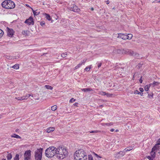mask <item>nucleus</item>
<instances>
[{
  "label": "nucleus",
  "mask_w": 160,
  "mask_h": 160,
  "mask_svg": "<svg viewBox=\"0 0 160 160\" xmlns=\"http://www.w3.org/2000/svg\"><path fill=\"white\" fill-rule=\"evenodd\" d=\"M42 148L37 149L35 152V160H42Z\"/></svg>",
  "instance_id": "nucleus-4"
},
{
  "label": "nucleus",
  "mask_w": 160,
  "mask_h": 160,
  "mask_svg": "<svg viewBox=\"0 0 160 160\" xmlns=\"http://www.w3.org/2000/svg\"><path fill=\"white\" fill-rule=\"evenodd\" d=\"M11 137L12 138H21V137H20V136L16 134H13L11 136Z\"/></svg>",
  "instance_id": "nucleus-18"
},
{
  "label": "nucleus",
  "mask_w": 160,
  "mask_h": 160,
  "mask_svg": "<svg viewBox=\"0 0 160 160\" xmlns=\"http://www.w3.org/2000/svg\"><path fill=\"white\" fill-rule=\"evenodd\" d=\"M45 15L46 16V19L49 21H50L51 20V17L50 15L48 14L45 13Z\"/></svg>",
  "instance_id": "nucleus-22"
},
{
  "label": "nucleus",
  "mask_w": 160,
  "mask_h": 160,
  "mask_svg": "<svg viewBox=\"0 0 160 160\" xmlns=\"http://www.w3.org/2000/svg\"><path fill=\"white\" fill-rule=\"evenodd\" d=\"M57 106L56 105L53 106H52L51 108V109L53 111H55L57 109Z\"/></svg>",
  "instance_id": "nucleus-26"
},
{
  "label": "nucleus",
  "mask_w": 160,
  "mask_h": 160,
  "mask_svg": "<svg viewBox=\"0 0 160 160\" xmlns=\"http://www.w3.org/2000/svg\"><path fill=\"white\" fill-rule=\"evenodd\" d=\"M91 10L92 11H93L94 10V9L93 8H91Z\"/></svg>",
  "instance_id": "nucleus-60"
},
{
  "label": "nucleus",
  "mask_w": 160,
  "mask_h": 160,
  "mask_svg": "<svg viewBox=\"0 0 160 160\" xmlns=\"http://www.w3.org/2000/svg\"><path fill=\"white\" fill-rule=\"evenodd\" d=\"M130 55L134 56L136 57H138L139 56V54L131 50V52H129Z\"/></svg>",
  "instance_id": "nucleus-15"
},
{
  "label": "nucleus",
  "mask_w": 160,
  "mask_h": 160,
  "mask_svg": "<svg viewBox=\"0 0 160 160\" xmlns=\"http://www.w3.org/2000/svg\"><path fill=\"white\" fill-rule=\"evenodd\" d=\"M7 9L13 8L15 7L14 3L11 0H8Z\"/></svg>",
  "instance_id": "nucleus-6"
},
{
  "label": "nucleus",
  "mask_w": 160,
  "mask_h": 160,
  "mask_svg": "<svg viewBox=\"0 0 160 160\" xmlns=\"http://www.w3.org/2000/svg\"><path fill=\"white\" fill-rule=\"evenodd\" d=\"M30 8L32 9L33 12L34 11H35V10H33V9L32 7H30Z\"/></svg>",
  "instance_id": "nucleus-59"
},
{
  "label": "nucleus",
  "mask_w": 160,
  "mask_h": 160,
  "mask_svg": "<svg viewBox=\"0 0 160 160\" xmlns=\"http://www.w3.org/2000/svg\"><path fill=\"white\" fill-rule=\"evenodd\" d=\"M105 124L107 126H111L113 124V123L112 122L106 123H105Z\"/></svg>",
  "instance_id": "nucleus-40"
},
{
  "label": "nucleus",
  "mask_w": 160,
  "mask_h": 160,
  "mask_svg": "<svg viewBox=\"0 0 160 160\" xmlns=\"http://www.w3.org/2000/svg\"><path fill=\"white\" fill-rule=\"evenodd\" d=\"M19 130V129H16V132H18Z\"/></svg>",
  "instance_id": "nucleus-61"
},
{
  "label": "nucleus",
  "mask_w": 160,
  "mask_h": 160,
  "mask_svg": "<svg viewBox=\"0 0 160 160\" xmlns=\"http://www.w3.org/2000/svg\"><path fill=\"white\" fill-rule=\"evenodd\" d=\"M25 23H27L29 25H30L31 24L33 25L34 22L33 21V18L31 17H30L29 18L25 20Z\"/></svg>",
  "instance_id": "nucleus-9"
},
{
  "label": "nucleus",
  "mask_w": 160,
  "mask_h": 160,
  "mask_svg": "<svg viewBox=\"0 0 160 160\" xmlns=\"http://www.w3.org/2000/svg\"><path fill=\"white\" fill-rule=\"evenodd\" d=\"M74 156L75 160H87V154L82 149L76 151Z\"/></svg>",
  "instance_id": "nucleus-1"
},
{
  "label": "nucleus",
  "mask_w": 160,
  "mask_h": 160,
  "mask_svg": "<svg viewBox=\"0 0 160 160\" xmlns=\"http://www.w3.org/2000/svg\"><path fill=\"white\" fill-rule=\"evenodd\" d=\"M54 128L52 127H50L47 129V132L48 133H49L51 132L54 131Z\"/></svg>",
  "instance_id": "nucleus-17"
},
{
  "label": "nucleus",
  "mask_w": 160,
  "mask_h": 160,
  "mask_svg": "<svg viewBox=\"0 0 160 160\" xmlns=\"http://www.w3.org/2000/svg\"><path fill=\"white\" fill-rule=\"evenodd\" d=\"M45 24V22L44 21H41L40 22V24L42 26H43Z\"/></svg>",
  "instance_id": "nucleus-37"
},
{
  "label": "nucleus",
  "mask_w": 160,
  "mask_h": 160,
  "mask_svg": "<svg viewBox=\"0 0 160 160\" xmlns=\"http://www.w3.org/2000/svg\"><path fill=\"white\" fill-rule=\"evenodd\" d=\"M26 6H27L28 7V8H30V7H31L30 6L28 5V4H26Z\"/></svg>",
  "instance_id": "nucleus-56"
},
{
  "label": "nucleus",
  "mask_w": 160,
  "mask_h": 160,
  "mask_svg": "<svg viewBox=\"0 0 160 160\" xmlns=\"http://www.w3.org/2000/svg\"><path fill=\"white\" fill-rule=\"evenodd\" d=\"M24 160H31V159H24Z\"/></svg>",
  "instance_id": "nucleus-62"
},
{
  "label": "nucleus",
  "mask_w": 160,
  "mask_h": 160,
  "mask_svg": "<svg viewBox=\"0 0 160 160\" xmlns=\"http://www.w3.org/2000/svg\"><path fill=\"white\" fill-rule=\"evenodd\" d=\"M152 86V84H150L148 85H147L145 86L144 89L145 91H148L150 86Z\"/></svg>",
  "instance_id": "nucleus-21"
},
{
  "label": "nucleus",
  "mask_w": 160,
  "mask_h": 160,
  "mask_svg": "<svg viewBox=\"0 0 160 160\" xmlns=\"http://www.w3.org/2000/svg\"><path fill=\"white\" fill-rule=\"evenodd\" d=\"M106 3L107 4H109V1L108 0L106 1Z\"/></svg>",
  "instance_id": "nucleus-54"
},
{
  "label": "nucleus",
  "mask_w": 160,
  "mask_h": 160,
  "mask_svg": "<svg viewBox=\"0 0 160 160\" xmlns=\"http://www.w3.org/2000/svg\"><path fill=\"white\" fill-rule=\"evenodd\" d=\"M8 0L4 1L2 3V6L3 8L7 9V5H8Z\"/></svg>",
  "instance_id": "nucleus-12"
},
{
  "label": "nucleus",
  "mask_w": 160,
  "mask_h": 160,
  "mask_svg": "<svg viewBox=\"0 0 160 160\" xmlns=\"http://www.w3.org/2000/svg\"><path fill=\"white\" fill-rule=\"evenodd\" d=\"M114 129H111L110 130V131L112 132L114 131Z\"/></svg>",
  "instance_id": "nucleus-57"
},
{
  "label": "nucleus",
  "mask_w": 160,
  "mask_h": 160,
  "mask_svg": "<svg viewBox=\"0 0 160 160\" xmlns=\"http://www.w3.org/2000/svg\"><path fill=\"white\" fill-rule=\"evenodd\" d=\"M112 95V94H110L108 93H106V96L108 97H111Z\"/></svg>",
  "instance_id": "nucleus-46"
},
{
  "label": "nucleus",
  "mask_w": 160,
  "mask_h": 160,
  "mask_svg": "<svg viewBox=\"0 0 160 160\" xmlns=\"http://www.w3.org/2000/svg\"><path fill=\"white\" fill-rule=\"evenodd\" d=\"M159 84V83L158 82L154 81L152 83H150V84H152V87H154L155 86H158Z\"/></svg>",
  "instance_id": "nucleus-20"
},
{
  "label": "nucleus",
  "mask_w": 160,
  "mask_h": 160,
  "mask_svg": "<svg viewBox=\"0 0 160 160\" xmlns=\"http://www.w3.org/2000/svg\"><path fill=\"white\" fill-rule=\"evenodd\" d=\"M22 33L24 35H27V31H23L22 32Z\"/></svg>",
  "instance_id": "nucleus-38"
},
{
  "label": "nucleus",
  "mask_w": 160,
  "mask_h": 160,
  "mask_svg": "<svg viewBox=\"0 0 160 160\" xmlns=\"http://www.w3.org/2000/svg\"><path fill=\"white\" fill-rule=\"evenodd\" d=\"M139 94H140V95L141 96H143V94L142 92L140 93Z\"/></svg>",
  "instance_id": "nucleus-55"
},
{
  "label": "nucleus",
  "mask_w": 160,
  "mask_h": 160,
  "mask_svg": "<svg viewBox=\"0 0 160 160\" xmlns=\"http://www.w3.org/2000/svg\"><path fill=\"white\" fill-rule=\"evenodd\" d=\"M82 65V64L79 63L78 64L77 66H76L75 67V69H77L78 68H79L80 66Z\"/></svg>",
  "instance_id": "nucleus-39"
},
{
  "label": "nucleus",
  "mask_w": 160,
  "mask_h": 160,
  "mask_svg": "<svg viewBox=\"0 0 160 160\" xmlns=\"http://www.w3.org/2000/svg\"><path fill=\"white\" fill-rule=\"evenodd\" d=\"M68 8L70 11L75 12H79L80 11V9L77 6L74 5H73L71 7H69Z\"/></svg>",
  "instance_id": "nucleus-7"
},
{
  "label": "nucleus",
  "mask_w": 160,
  "mask_h": 160,
  "mask_svg": "<svg viewBox=\"0 0 160 160\" xmlns=\"http://www.w3.org/2000/svg\"><path fill=\"white\" fill-rule=\"evenodd\" d=\"M88 157V160H93V158L91 155H89Z\"/></svg>",
  "instance_id": "nucleus-36"
},
{
  "label": "nucleus",
  "mask_w": 160,
  "mask_h": 160,
  "mask_svg": "<svg viewBox=\"0 0 160 160\" xmlns=\"http://www.w3.org/2000/svg\"><path fill=\"white\" fill-rule=\"evenodd\" d=\"M81 90L82 91H83L84 92H88V91H92V89L90 88H84L82 89Z\"/></svg>",
  "instance_id": "nucleus-16"
},
{
  "label": "nucleus",
  "mask_w": 160,
  "mask_h": 160,
  "mask_svg": "<svg viewBox=\"0 0 160 160\" xmlns=\"http://www.w3.org/2000/svg\"><path fill=\"white\" fill-rule=\"evenodd\" d=\"M98 132V131H90L89 132L90 133H97Z\"/></svg>",
  "instance_id": "nucleus-47"
},
{
  "label": "nucleus",
  "mask_w": 160,
  "mask_h": 160,
  "mask_svg": "<svg viewBox=\"0 0 160 160\" xmlns=\"http://www.w3.org/2000/svg\"><path fill=\"white\" fill-rule=\"evenodd\" d=\"M76 100V99H73V98H71L70 100V102H75Z\"/></svg>",
  "instance_id": "nucleus-43"
},
{
  "label": "nucleus",
  "mask_w": 160,
  "mask_h": 160,
  "mask_svg": "<svg viewBox=\"0 0 160 160\" xmlns=\"http://www.w3.org/2000/svg\"><path fill=\"white\" fill-rule=\"evenodd\" d=\"M139 90L141 92H142L143 91H144L143 88H139Z\"/></svg>",
  "instance_id": "nucleus-48"
},
{
  "label": "nucleus",
  "mask_w": 160,
  "mask_h": 160,
  "mask_svg": "<svg viewBox=\"0 0 160 160\" xmlns=\"http://www.w3.org/2000/svg\"><path fill=\"white\" fill-rule=\"evenodd\" d=\"M116 35H117V38H121L123 40H126V35H125L124 34L122 33H118V34H116Z\"/></svg>",
  "instance_id": "nucleus-11"
},
{
  "label": "nucleus",
  "mask_w": 160,
  "mask_h": 160,
  "mask_svg": "<svg viewBox=\"0 0 160 160\" xmlns=\"http://www.w3.org/2000/svg\"><path fill=\"white\" fill-rule=\"evenodd\" d=\"M153 94L152 93L151 94H148V97L150 98H153Z\"/></svg>",
  "instance_id": "nucleus-35"
},
{
  "label": "nucleus",
  "mask_w": 160,
  "mask_h": 160,
  "mask_svg": "<svg viewBox=\"0 0 160 160\" xmlns=\"http://www.w3.org/2000/svg\"><path fill=\"white\" fill-rule=\"evenodd\" d=\"M15 99H17L18 100H24V98L23 97H16Z\"/></svg>",
  "instance_id": "nucleus-25"
},
{
  "label": "nucleus",
  "mask_w": 160,
  "mask_h": 160,
  "mask_svg": "<svg viewBox=\"0 0 160 160\" xmlns=\"http://www.w3.org/2000/svg\"><path fill=\"white\" fill-rule=\"evenodd\" d=\"M105 123H102L101 124L103 125V126H105V125H106L105 124Z\"/></svg>",
  "instance_id": "nucleus-58"
},
{
  "label": "nucleus",
  "mask_w": 160,
  "mask_h": 160,
  "mask_svg": "<svg viewBox=\"0 0 160 160\" xmlns=\"http://www.w3.org/2000/svg\"><path fill=\"white\" fill-rule=\"evenodd\" d=\"M67 55V54L66 52L63 53L61 54V57L63 58H65L66 57Z\"/></svg>",
  "instance_id": "nucleus-33"
},
{
  "label": "nucleus",
  "mask_w": 160,
  "mask_h": 160,
  "mask_svg": "<svg viewBox=\"0 0 160 160\" xmlns=\"http://www.w3.org/2000/svg\"><path fill=\"white\" fill-rule=\"evenodd\" d=\"M12 158V155L10 154H8L7 156V158L8 160H10Z\"/></svg>",
  "instance_id": "nucleus-28"
},
{
  "label": "nucleus",
  "mask_w": 160,
  "mask_h": 160,
  "mask_svg": "<svg viewBox=\"0 0 160 160\" xmlns=\"http://www.w3.org/2000/svg\"><path fill=\"white\" fill-rule=\"evenodd\" d=\"M136 76V74H135L133 76V78H134Z\"/></svg>",
  "instance_id": "nucleus-63"
},
{
  "label": "nucleus",
  "mask_w": 160,
  "mask_h": 160,
  "mask_svg": "<svg viewBox=\"0 0 160 160\" xmlns=\"http://www.w3.org/2000/svg\"><path fill=\"white\" fill-rule=\"evenodd\" d=\"M117 52L118 53H122V49H118L117 50Z\"/></svg>",
  "instance_id": "nucleus-44"
},
{
  "label": "nucleus",
  "mask_w": 160,
  "mask_h": 160,
  "mask_svg": "<svg viewBox=\"0 0 160 160\" xmlns=\"http://www.w3.org/2000/svg\"><path fill=\"white\" fill-rule=\"evenodd\" d=\"M142 76L141 78L139 80V82L140 83H142V80L141 78H142Z\"/></svg>",
  "instance_id": "nucleus-51"
},
{
  "label": "nucleus",
  "mask_w": 160,
  "mask_h": 160,
  "mask_svg": "<svg viewBox=\"0 0 160 160\" xmlns=\"http://www.w3.org/2000/svg\"><path fill=\"white\" fill-rule=\"evenodd\" d=\"M91 66H90L87 67L85 68V70L86 71L88 72L90 71V69L91 68Z\"/></svg>",
  "instance_id": "nucleus-29"
},
{
  "label": "nucleus",
  "mask_w": 160,
  "mask_h": 160,
  "mask_svg": "<svg viewBox=\"0 0 160 160\" xmlns=\"http://www.w3.org/2000/svg\"><path fill=\"white\" fill-rule=\"evenodd\" d=\"M157 143L158 144L160 145V138L157 141Z\"/></svg>",
  "instance_id": "nucleus-50"
},
{
  "label": "nucleus",
  "mask_w": 160,
  "mask_h": 160,
  "mask_svg": "<svg viewBox=\"0 0 160 160\" xmlns=\"http://www.w3.org/2000/svg\"><path fill=\"white\" fill-rule=\"evenodd\" d=\"M102 63L101 62L98 63V68H99L101 66Z\"/></svg>",
  "instance_id": "nucleus-45"
},
{
  "label": "nucleus",
  "mask_w": 160,
  "mask_h": 160,
  "mask_svg": "<svg viewBox=\"0 0 160 160\" xmlns=\"http://www.w3.org/2000/svg\"><path fill=\"white\" fill-rule=\"evenodd\" d=\"M131 52V50L128 49H122V54H127L130 55V52Z\"/></svg>",
  "instance_id": "nucleus-10"
},
{
  "label": "nucleus",
  "mask_w": 160,
  "mask_h": 160,
  "mask_svg": "<svg viewBox=\"0 0 160 160\" xmlns=\"http://www.w3.org/2000/svg\"><path fill=\"white\" fill-rule=\"evenodd\" d=\"M159 144H158V143L152 148L151 152H153L155 150H158L159 149V146H158Z\"/></svg>",
  "instance_id": "nucleus-14"
},
{
  "label": "nucleus",
  "mask_w": 160,
  "mask_h": 160,
  "mask_svg": "<svg viewBox=\"0 0 160 160\" xmlns=\"http://www.w3.org/2000/svg\"><path fill=\"white\" fill-rule=\"evenodd\" d=\"M100 94L102 95H106V93L105 92H100L99 93Z\"/></svg>",
  "instance_id": "nucleus-34"
},
{
  "label": "nucleus",
  "mask_w": 160,
  "mask_h": 160,
  "mask_svg": "<svg viewBox=\"0 0 160 160\" xmlns=\"http://www.w3.org/2000/svg\"><path fill=\"white\" fill-rule=\"evenodd\" d=\"M93 153L94 155H95L97 157H99L100 158H101V157H99L98 155V154H97L96 153H95L94 152H93Z\"/></svg>",
  "instance_id": "nucleus-52"
},
{
  "label": "nucleus",
  "mask_w": 160,
  "mask_h": 160,
  "mask_svg": "<svg viewBox=\"0 0 160 160\" xmlns=\"http://www.w3.org/2000/svg\"><path fill=\"white\" fill-rule=\"evenodd\" d=\"M87 59H85L84 60H83L81 63H80L81 64H82V65L83 64H84L86 62V60H87Z\"/></svg>",
  "instance_id": "nucleus-41"
},
{
  "label": "nucleus",
  "mask_w": 160,
  "mask_h": 160,
  "mask_svg": "<svg viewBox=\"0 0 160 160\" xmlns=\"http://www.w3.org/2000/svg\"><path fill=\"white\" fill-rule=\"evenodd\" d=\"M7 29L8 35L9 37H12L14 33L13 30L8 27L7 28Z\"/></svg>",
  "instance_id": "nucleus-8"
},
{
  "label": "nucleus",
  "mask_w": 160,
  "mask_h": 160,
  "mask_svg": "<svg viewBox=\"0 0 160 160\" xmlns=\"http://www.w3.org/2000/svg\"><path fill=\"white\" fill-rule=\"evenodd\" d=\"M68 151L64 147H59L57 148L56 156L59 159H63L67 156Z\"/></svg>",
  "instance_id": "nucleus-2"
},
{
  "label": "nucleus",
  "mask_w": 160,
  "mask_h": 160,
  "mask_svg": "<svg viewBox=\"0 0 160 160\" xmlns=\"http://www.w3.org/2000/svg\"><path fill=\"white\" fill-rule=\"evenodd\" d=\"M30 96H32V97H33V96H32L31 94H29V97Z\"/></svg>",
  "instance_id": "nucleus-64"
},
{
  "label": "nucleus",
  "mask_w": 160,
  "mask_h": 160,
  "mask_svg": "<svg viewBox=\"0 0 160 160\" xmlns=\"http://www.w3.org/2000/svg\"><path fill=\"white\" fill-rule=\"evenodd\" d=\"M133 148L132 147H128V148H126L125 149V150L126 151H129L131 150H132V149Z\"/></svg>",
  "instance_id": "nucleus-31"
},
{
  "label": "nucleus",
  "mask_w": 160,
  "mask_h": 160,
  "mask_svg": "<svg viewBox=\"0 0 160 160\" xmlns=\"http://www.w3.org/2000/svg\"><path fill=\"white\" fill-rule=\"evenodd\" d=\"M23 97L24 98V100L26 99H28V98L29 97V96H28L27 95H26L25 96H23Z\"/></svg>",
  "instance_id": "nucleus-49"
},
{
  "label": "nucleus",
  "mask_w": 160,
  "mask_h": 160,
  "mask_svg": "<svg viewBox=\"0 0 160 160\" xmlns=\"http://www.w3.org/2000/svg\"><path fill=\"white\" fill-rule=\"evenodd\" d=\"M114 70L115 71V72H116L117 73V74H118L123 71V68H122L117 67Z\"/></svg>",
  "instance_id": "nucleus-13"
},
{
  "label": "nucleus",
  "mask_w": 160,
  "mask_h": 160,
  "mask_svg": "<svg viewBox=\"0 0 160 160\" xmlns=\"http://www.w3.org/2000/svg\"><path fill=\"white\" fill-rule=\"evenodd\" d=\"M44 87L48 89L49 90H52L53 89V87L52 86H49V85H45L44 86Z\"/></svg>",
  "instance_id": "nucleus-23"
},
{
  "label": "nucleus",
  "mask_w": 160,
  "mask_h": 160,
  "mask_svg": "<svg viewBox=\"0 0 160 160\" xmlns=\"http://www.w3.org/2000/svg\"><path fill=\"white\" fill-rule=\"evenodd\" d=\"M33 13L35 16H37L39 14L40 12L38 11V10H36V11L33 12Z\"/></svg>",
  "instance_id": "nucleus-24"
},
{
  "label": "nucleus",
  "mask_w": 160,
  "mask_h": 160,
  "mask_svg": "<svg viewBox=\"0 0 160 160\" xmlns=\"http://www.w3.org/2000/svg\"><path fill=\"white\" fill-rule=\"evenodd\" d=\"M78 104V103L77 102H75L74 103V105L75 106H77V105Z\"/></svg>",
  "instance_id": "nucleus-53"
},
{
  "label": "nucleus",
  "mask_w": 160,
  "mask_h": 160,
  "mask_svg": "<svg viewBox=\"0 0 160 160\" xmlns=\"http://www.w3.org/2000/svg\"><path fill=\"white\" fill-rule=\"evenodd\" d=\"M19 155L18 154H16L14 158V160H19Z\"/></svg>",
  "instance_id": "nucleus-30"
},
{
  "label": "nucleus",
  "mask_w": 160,
  "mask_h": 160,
  "mask_svg": "<svg viewBox=\"0 0 160 160\" xmlns=\"http://www.w3.org/2000/svg\"><path fill=\"white\" fill-rule=\"evenodd\" d=\"M132 37V34H128V35H126V39H131Z\"/></svg>",
  "instance_id": "nucleus-19"
},
{
  "label": "nucleus",
  "mask_w": 160,
  "mask_h": 160,
  "mask_svg": "<svg viewBox=\"0 0 160 160\" xmlns=\"http://www.w3.org/2000/svg\"><path fill=\"white\" fill-rule=\"evenodd\" d=\"M12 68L14 69H17L19 68V65L18 64H16L13 65L12 67Z\"/></svg>",
  "instance_id": "nucleus-27"
},
{
  "label": "nucleus",
  "mask_w": 160,
  "mask_h": 160,
  "mask_svg": "<svg viewBox=\"0 0 160 160\" xmlns=\"http://www.w3.org/2000/svg\"><path fill=\"white\" fill-rule=\"evenodd\" d=\"M57 148L54 147H50L47 148L45 152V156L48 158H52L56 155Z\"/></svg>",
  "instance_id": "nucleus-3"
},
{
  "label": "nucleus",
  "mask_w": 160,
  "mask_h": 160,
  "mask_svg": "<svg viewBox=\"0 0 160 160\" xmlns=\"http://www.w3.org/2000/svg\"><path fill=\"white\" fill-rule=\"evenodd\" d=\"M134 93L136 94H139L140 92L138 90H135L134 91Z\"/></svg>",
  "instance_id": "nucleus-42"
},
{
  "label": "nucleus",
  "mask_w": 160,
  "mask_h": 160,
  "mask_svg": "<svg viewBox=\"0 0 160 160\" xmlns=\"http://www.w3.org/2000/svg\"><path fill=\"white\" fill-rule=\"evenodd\" d=\"M23 156L24 159H31V151L30 150L25 151Z\"/></svg>",
  "instance_id": "nucleus-5"
},
{
  "label": "nucleus",
  "mask_w": 160,
  "mask_h": 160,
  "mask_svg": "<svg viewBox=\"0 0 160 160\" xmlns=\"http://www.w3.org/2000/svg\"><path fill=\"white\" fill-rule=\"evenodd\" d=\"M3 32L0 29V38H1L3 36Z\"/></svg>",
  "instance_id": "nucleus-32"
}]
</instances>
